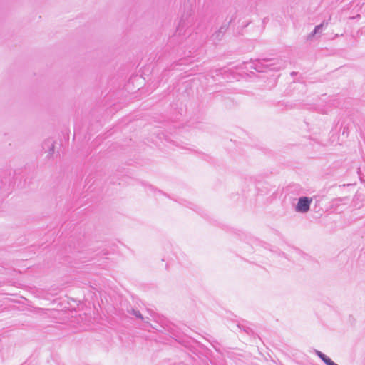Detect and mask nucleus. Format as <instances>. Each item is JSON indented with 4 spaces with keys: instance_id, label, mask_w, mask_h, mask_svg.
<instances>
[{
    "instance_id": "nucleus-1",
    "label": "nucleus",
    "mask_w": 365,
    "mask_h": 365,
    "mask_svg": "<svg viewBox=\"0 0 365 365\" xmlns=\"http://www.w3.org/2000/svg\"><path fill=\"white\" fill-rule=\"evenodd\" d=\"M312 201V198L307 197H301L299 198L298 202L295 207V211L299 213H306L309 211L310 204Z\"/></svg>"
},
{
    "instance_id": "nucleus-2",
    "label": "nucleus",
    "mask_w": 365,
    "mask_h": 365,
    "mask_svg": "<svg viewBox=\"0 0 365 365\" xmlns=\"http://www.w3.org/2000/svg\"><path fill=\"white\" fill-rule=\"evenodd\" d=\"M225 33V29L221 27L217 30L215 34L212 35V39L214 41H219L222 39L223 34Z\"/></svg>"
},
{
    "instance_id": "nucleus-3",
    "label": "nucleus",
    "mask_w": 365,
    "mask_h": 365,
    "mask_svg": "<svg viewBox=\"0 0 365 365\" xmlns=\"http://www.w3.org/2000/svg\"><path fill=\"white\" fill-rule=\"evenodd\" d=\"M321 359L327 364V365H338L335 364L331 359L327 357L326 355L321 353Z\"/></svg>"
},
{
    "instance_id": "nucleus-4",
    "label": "nucleus",
    "mask_w": 365,
    "mask_h": 365,
    "mask_svg": "<svg viewBox=\"0 0 365 365\" xmlns=\"http://www.w3.org/2000/svg\"><path fill=\"white\" fill-rule=\"evenodd\" d=\"M128 312L135 316L137 318L140 319L141 320H144V317L138 310L132 309L130 311H128Z\"/></svg>"
},
{
    "instance_id": "nucleus-5",
    "label": "nucleus",
    "mask_w": 365,
    "mask_h": 365,
    "mask_svg": "<svg viewBox=\"0 0 365 365\" xmlns=\"http://www.w3.org/2000/svg\"><path fill=\"white\" fill-rule=\"evenodd\" d=\"M319 30V25H317L315 27H314V31L308 36V38H311L315 34H317L318 32V31Z\"/></svg>"
},
{
    "instance_id": "nucleus-6",
    "label": "nucleus",
    "mask_w": 365,
    "mask_h": 365,
    "mask_svg": "<svg viewBox=\"0 0 365 365\" xmlns=\"http://www.w3.org/2000/svg\"><path fill=\"white\" fill-rule=\"evenodd\" d=\"M44 310H45L44 309L41 308V307L35 308V312L36 313H41V312H43Z\"/></svg>"
},
{
    "instance_id": "nucleus-7",
    "label": "nucleus",
    "mask_w": 365,
    "mask_h": 365,
    "mask_svg": "<svg viewBox=\"0 0 365 365\" xmlns=\"http://www.w3.org/2000/svg\"><path fill=\"white\" fill-rule=\"evenodd\" d=\"M316 354H317V356H319V351L316 350Z\"/></svg>"
},
{
    "instance_id": "nucleus-8",
    "label": "nucleus",
    "mask_w": 365,
    "mask_h": 365,
    "mask_svg": "<svg viewBox=\"0 0 365 365\" xmlns=\"http://www.w3.org/2000/svg\"><path fill=\"white\" fill-rule=\"evenodd\" d=\"M255 70H257V71H260L259 68H255Z\"/></svg>"
}]
</instances>
